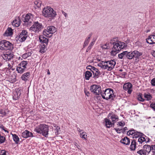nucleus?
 Segmentation results:
<instances>
[{"label": "nucleus", "instance_id": "35", "mask_svg": "<svg viewBox=\"0 0 155 155\" xmlns=\"http://www.w3.org/2000/svg\"><path fill=\"white\" fill-rule=\"evenodd\" d=\"M143 134L139 132H138L135 130L134 134L133 136V138H137L142 136Z\"/></svg>", "mask_w": 155, "mask_h": 155}, {"label": "nucleus", "instance_id": "2", "mask_svg": "<svg viewBox=\"0 0 155 155\" xmlns=\"http://www.w3.org/2000/svg\"><path fill=\"white\" fill-rule=\"evenodd\" d=\"M49 127L48 126L44 124H41L36 127L34 131L37 133L47 137L48 134Z\"/></svg>", "mask_w": 155, "mask_h": 155}, {"label": "nucleus", "instance_id": "27", "mask_svg": "<svg viewBox=\"0 0 155 155\" xmlns=\"http://www.w3.org/2000/svg\"><path fill=\"white\" fill-rule=\"evenodd\" d=\"M12 57L13 54L9 53L5 54L3 56V58L6 61L11 59Z\"/></svg>", "mask_w": 155, "mask_h": 155}, {"label": "nucleus", "instance_id": "16", "mask_svg": "<svg viewBox=\"0 0 155 155\" xmlns=\"http://www.w3.org/2000/svg\"><path fill=\"white\" fill-rule=\"evenodd\" d=\"M134 57L135 58V61L138 62L139 61L140 57L142 55V53L137 51H134Z\"/></svg>", "mask_w": 155, "mask_h": 155}, {"label": "nucleus", "instance_id": "37", "mask_svg": "<svg viewBox=\"0 0 155 155\" xmlns=\"http://www.w3.org/2000/svg\"><path fill=\"white\" fill-rule=\"evenodd\" d=\"M54 127H55V130L56 131L55 134L56 135L58 134L60 132V128L59 127L57 126L56 124H54L53 125Z\"/></svg>", "mask_w": 155, "mask_h": 155}, {"label": "nucleus", "instance_id": "62", "mask_svg": "<svg viewBox=\"0 0 155 155\" xmlns=\"http://www.w3.org/2000/svg\"><path fill=\"white\" fill-rule=\"evenodd\" d=\"M127 130V127H124V129H122V132L124 133L125 131Z\"/></svg>", "mask_w": 155, "mask_h": 155}, {"label": "nucleus", "instance_id": "49", "mask_svg": "<svg viewBox=\"0 0 155 155\" xmlns=\"http://www.w3.org/2000/svg\"><path fill=\"white\" fill-rule=\"evenodd\" d=\"M118 126H123L124 125L125 123L123 121H121L120 122H118V123L117 124Z\"/></svg>", "mask_w": 155, "mask_h": 155}, {"label": "nucleus", "instance_id": "53", "mask_svg": "<svg viewBox=\"0 0 155 155\" xmlns=\"http://www.w3.org/2000/svg\"><path fill=\"white\" fill-rule=\"evenodd\" d=\"M151 83L152 85L155 86V78H154L151 80Z\"/></svg>", "mask_w": 155, "mask_h": 155}, {"label": "nucleus", "instance_id": "3", "mask_svg": "<svg viewBox=\"0 0 155 155\" xmlns=\"http://www.w3.org/2000/svg\"><path fill=\"white\" fill-rule=\"evenodd\" d=\"M43 15L46 17L53 19L56 15V12L51 8L47 7L45 8L42 11Z\"/></svg>", "mask_w": 155, "mask_h": 155}, {"label": "nucleus", "instance_id": "39", "mask_svg": "<svg viewBox=\"0 0 155 155\" xmlns=\"http://www.w3.org/2000/svg\"><path fill=\"white\" fill-rule=\"evenodd\" d=\"M80 137L84 140H86L87 137V135L86 132H82L80 133Z\"/></svg>", "mask_w": 155, "mask_h": 155}, {"label": "nucleus", "instance_id": "56", "mask_svg": "<svg viewBox=\"0 0 155 155\" xmlns=\"http://www.w3.org/2000/svg\"><path fill=\"white\" fill-rule=\"evenodd\" d=\"M150 107L155 111V103L151 104Z\"/></svg>", "mask_w": 155, "mask_h": 155}, {"label": "nucleus", "instance_id": "32", "mask_svg": "<svg viewBox=\"0 0 155 155\" xmlns=\"http://www.w3.org/2000/svg\"><path fill=\"white\" fill-rule=\"evenodd\" d=\"M92 75L91 73L89 71H87L84 73L85 78L86 80H89Z\"/></svg>", "mask_w": 155, "mask_h": 155}, {"label": "nucleus", "instance_id": "38", "mask_svg": "<svg viewBox=\"0 0 155 155\" xmlns=\"http://www.w3.org/2000/svg\"><path fill=\"white\" fill-rule=\"evenodd\" d=\"M126 51H124L118 55V57L119 58L122 59L124 58H126Z\"/></svg>", "mask_w": 155, "mask_h": 155}, {"label": "nucleus", "instance_id": "47", "mask_svg": "<svg viewBox=\"0 0 155 155\" xmlns=\"http://www.w3.org/2000/svg\"><path fill=\"white\" fill-rule=\"evenodd\" d=\"M95 68V67L91 65H89L87 67L86 69L90 70L91 71H92Z\"/></svg>", "mask_w": 155, "mask_h": 155}, {"label": "nucleus", "instance_id": "51", "mask_svg": "<svg viewBox=\"0 0 155 155\" xmlns=\"http://www.w3.org/2000/svg\"><path fill=\"white\" fill-rule=\"evenodd\" d=\"M6 152L5 150H2L0 152V155H6Z\"/></svg>", "mask_w": 155, "mask_h": 155}, {"label": "nucleus", "instance_id": "30", "mask_svg": "<svg viewBox=\"0 0 155 155\" xmlns=\"http://www.w3.org/2000/svg\"><path fill=\"white\" fill-rule=\"evenodd\" d=\"M11 134L15 143L16 144H18L19 142V138L18 136L15 134H13L11 133Z\"/></svg>", "mask_w": 155, "mask_h": 155}, {"label": "nucleus", "instance_id": "64", "mask_svg": "<svg viewBox=\"0 0 155 155\" xmlns=\"http://www.w3.org/2000/svg\"><path fill=\"white\" fill-rule=\"evenodd\" d=\"M0 128L2 129L3 130H4V129L5 128V127L3 126V125H2L0 126Z\"/></svg>", "mask_w": 155, "mask_h": 155}, {"label": "nucleus", "instance_id": "28", "mask_svg": "<svg viewBox=\"0 0 155 155\" xmlns=\"http://www.w3.org/2000/svg\"><path fill=\"white\" fill-rule=\"evenodd\" d=\"M121 143L126 145H129L130 143L129 139L127 137H125L122 139L120 141Z\"/></svg>", "mask_w": 155, "mask_h": 155}, {"label": "nucleus", "instance_id": "45", "mask_svg": "<svg viewBox=\"0 0 155 155\" xmlns=\"http://www.w3.org/2000/svg\"><path fill=\"white\" fill-rule=\"evenodd\" d=\"M135 132V130H130L127 132V135L129 136H132V137H133V136L134 134V133Z\"/></svg>", "mask_w": 155, "mask_h": 155}, {"label": "nucleus", "instance_id": "19", "mask_svg": "<svg viewBox=\"0 0 155 155\" xmlns=\"http://www.w3.org/2000/svg\"><path fill=\"white\" fill-rule=\"evenodd\" d=\"M22 136L24 138H28L33 137V134L32 133L26 130L22 133Z\"/></svg>", "mask_w": 155, "mask_h": 155}, {"label": "nucleus", "instance_id": "23", "mask_svg": "<svg viewBox=\"0 0 155 155\" xmlns=\"http://www.w3.org/2000/svg\"><path fill=\"white\" fill-rule=\"evenodd\" d=\"M146 138H147V137L143 134L142 136L140 137L137 140L139 144H142L143 143L144 144V143H146L147 141L146 140Z\"/></svg>", "mask_w": 155, "mask_h": 155}, {"label": "nucleus", "instance_id": "18", "mask_svg": "<svg viewBox=\"0 0 155 155\" xmlns=\"http://www.w3.org/2000/svg\"><path fill=\"white\" fill-rule=\"evenodd\" d=\"M91 72H92L93 74L94 78H98L101 74V73L99 70L96 68H94V69H93Z\"/></svg>", "mask_w": 155, "mask_h": 155}, {"label": "nucleus", "instance_id": "31", "mask_svg": "<svg viewBox=\"0 0 155 155\" xmlns=\"http://www.w3.org/2000/svg\"><path fill=\"white\" fill-rule=\"evenodd\" d=\"M92 36L91 34H90L88 35V37L86 38L83 45V48L85 47L88 44L90 40V38H91Z\"/></svg>", "mask_w": 155, "mask_h": 155}, {"label": "nucleus", "instance_id": "61", "mask_svg": "<svg viewBox=\"0 0 155 155\" xmlns=\"http://www.w3.org/2000/svg\"><path fill=\"white\" fill-rule=\"evenodd\" d=\"M152 55L154 57H155V49H153L151 52Z\"/></svg>", "mask_w": 155, "mask_h": 155}, {"label": "nucleus", "instance_id": "17", "mask_svg": "<svg viewBox=\"0 0 155 155\" xmlns=\"http://www.w3.org/2000/svg\"><path fill=\"white\" fill-rule=\"evenodd\" d=\"M146 41L150 44L155 43V35H151L146 39Z\"/></svg>", "mask_w": 155, "mask_h": 155}, {"label": "nucleus", "instance_id": "20", "mask_svg": "<svg viewBox=\"0 0 155 155\" xmlns=\"http://www.w3.org/2000/svg\"><path fill=\"white\" fill-rule=\"evenodd\" d=\"M104 123L105 126L107 128H110L114 125L110 121V119L108 118H105L104 119Z\"/></svg>", "mask_w": 155, "mask_h": 155}, {"label": "nucleus", "instance_id": "36", "mask_svg": "<svg viewBox=\"0 0 155 155\" xmlns=\"http://www.w3.org/2000/svg\"><path fill=\"white\" fill-rule=\"evenodd\" d=\"M101 47L103 49H108L110 48V44L109 43H107L101 45Z\"/></svg>", "mask_w": 155, "mask_h": 155}, {"label": "nucleus", "instance_id": "11", "mask_svg": "<svg viewBox=\"0 0 155 155\" xmlns=\"http://www.w3.org/2000/svg\"><path fill=\"white\" fill-rule=\"evenodd\" d=\"M90 90L91 92L97 95L101 93V88L100 86L97 85H93L91 86Z\"/></svg>", "mask_w": 155, "mask_h": 155}, {"label": "nucleus", "instance_id": "42", "mask_svg": "<svg viewBox=\"0 0 155 155\" xmlns=\"http://www.w3.org/2000/svg\"><path fill=\"white\" fill-rule=\"evenodd\" d=\"M35 4L38 8H39L41 7L42 2L41 1L37 0L35 2Z\"/></svg>", "mask_w": 155, "mask_h": 155}, {"label": "nucleus", "instance_id": "24", "mask_svg": "<svg viewBox=\"0 0 155 155\" xmlns=\"http://www.w3.org/2000/svg\"><path fill=\"white\" fill-rule=\"evenodd\" d=\"M126 58L131 59L134 57V51L128 52L126 51Z\"/></svg>", "mask_w": 155, "mask_h": 155}, {"label": "nucleus", "instance_id": "34", "mask_svg": "<svg viewBox=\"0 0 155 155\" xmlns=\"http://www.w3.org/2000/svg\"><path fill=\"white\" fill-rule=\"evenodd\" d=\"M136 145L135 140H133L131 142V145L130 146V149L132 150H134Z\"/></svg>", "mask_w": 155, "mask_h": 155}, {"label": "nucleus", "instance_id": "54", "mask_svg": "<svg viewBox=\"0 0 155 155\" xmlns=\"http://www.w3.org/2000/svg\"><path fill=\"white\" fill-rule=\"evenodd\" d=\"M112 49H113L112 48ZM116 51H115V50H114V49H113L112 51H111V54L112 55H114L115 54H116Z\"/></svg>", "mask_w": 155, "mask_h": 155}, {"label": "nucleus", "instance_id": "59", "mask_svg": "<svg viewBox=\"0 0 155 155\" xmlns=\"http://www.w3.org/2000/svg\"><path fill=\"white\" fill-rule=\"evenodd\" d=\"M0 114H2L3 115H5L6 113L2 110H0Z\"/></svg>", "mask_w": 155, "mask_h": 155}, {"label": "nucleus", "instance_id": "50", "mask_svg": "<svg viewBox=\"0 0 155 155\" xmlns=\"http://www.w3.org/2000/svg\"><path fill=\"white\" fill-rule=\"evenodd\" d=\"M152 151L153 155H155V144L152 145Z\"/></svg>", "mask_w": 155, "mask_h": 155}, {"label": "nucleus", "instance_id": "63", "mask_svg": "<svg viewBox=\"0 0 155 155\" xmlns=\"http://www.w3.org/2000/svg\"><path fill=\"white\" fill-rule=\"evenodd\" d=\"M77 130L80 133L82 132L83 131V130L81 129H80V128L79 127L77 128Z\"/></svg>", "mask_w": 155, "mask_h": 155}, {"label": "nucleus", "instance_id": "10", "mask_svg": "<svg viewBox=\"0 0 155 155\" xmlns=\"http://www.w3.org/2000/svg\"><path fill=\"white\" fill-rule=\"evenodd\" d=\"M28 36V32L26 31L23 30L20 35L16 37V40L18 43L24 41Z\"/></svg>", "mask_w": 155, "mask_h": 155}, {"label": "nucleus", "instance_id": "26", "mask_svg": "<svg viewBox=\"0 0 155 155\" xmlns=\"http://www.w3.org/2000/svg\"><path fill=\"white\" fill-rule=\"evenodd\" d=\"M39 39L40 42L45 43L47 45L48 42V40L44 37L43 35H40Z\"/></svg>", "mask_w": 155, "mask_h": 155}, {"label": "nucleus", "instance_id": "7", "mask_svg": "<svg viewBox=\"0 0 155 155\" xmlns=\"http://www.w3.org/2000/svg\"><path fill=\"white\" fill-rule=\"evenodd\" d=\"M113 49L117 51H120L121 49L127 46L126 44L124 42L117 41L116 42H113Z\"/></svg>", "mask_w": 155, "mask_h": 155}, {"label": "nucleus", "instance_id": "13", "mask_svg": "<svg viewBox=\"0 0 155 155\" xmlns=\"http://www.w3.org/2000/svg\"><path fill=\"white\" fill-rule=\"evenodd\" d=\"M33 16L31 14H28L23 19V21L25 22H28V24L31 23L33 21Z\"/></svg>", "mask_w": 155, "mask_h": 155}, {"label": "nucleus", "instance_id": "41", "mask_svg": "<svg viewBox=\"0 0 155 155\" xmlns=\"http://www.w3.org/2000/svg\"><path fill=\"white\" fill-rule=\"evenodd\" d=\"M144 97L146 99V100L147 101L150 100L152 98V97L151 95L150 94H144Z\"/></svg>", "mask_w": 155, "mask_h": 155}, {"label": "nucleus", "instance_id": "57", "mask_svg": "<svg viewBox=\"0 0 155 155\" xmlns=\"http://www.w3.org/2000/svg\"><path fill=\"white\" fill-rule=\"evenodd\" d=\"M16 79L15 78H15H14L12 80H10V79L9 78V81L11 83H13L16 81Z\"/></svg>", "mask_w": 155, "mask_h": 155}, {"label": "nucleus", "instance_id": "55", "mask_svg": "<svg viewBox=\"0 0 155 155\" xmlns=\"http://www.w3.org/2000/svg\"><path fill=\"white\" fill-rule=\"evenodd\" d=\"M84 92L86 95L88 97L90 95V93L87 90L85 89Z\"/></svg>", "mask_w": 155, "mask_h": 155}, {"label": "nucleus", "instance_id": "6", "mask_svg": "<svg viewBox=\"0 0 155 155\" xmlns=\"http://www.w3.org/2000/svg\"><path fill=\"white\" fill-rule=\"evenodd\" d=\"M56 31V28L53 26H50L48 27L47 28L43 31V35L46 37L50 38L53 34Z\"/></svg>", "mask_w": 155, "mask_h": 155}, {"label": "nucleus", "instance_id": "60", "mask_svg": "<svg viewBox=\"0 0 155 155\" xmlns=\"http://www.w3.org/2000/svg\"><path fill=\"white\" fill-rule=\"evenodd\" d=\"M100 60L98 58L94 59L93 60V61L94 62H97L99 61Z\"/></svg>", "mask_w": 155, "mask_h": 155}, {"label": "nucleus", "instance_id": "40", "mask_svg": "<svg viewBox=\"0 0 155 155\" xmlns=\"http://www.w3.org/2000/svg\"><path fill=\"white\" fill-rule=\"evenodd\" d=\"M137 153L139 155H146V153L143 149L137 151Z\"/></svg>", "mask_w": 155, "mask_h": 155}, {"label": "nucleus", "instance_id": "44", "mask_svg": "<svg viewBox=\"0 0 155 155\" xmlns=\"http://www.w3.org/2000/svg\"><path fill=\"white\" fill-rule=\"evenodd\" d=\"M137 99L139 101L141 102H143L145 100V99L142 96V94H140L138 95L137 97Z\"/></svg>", "mask_w": 155, "mask_h": 155}, {"label": "nucleus", "instance_id": "5", "mask_svg": "<svg viewBox=\"0 0 155 155\" xmlns=\"http://www.w3.org/2000/svg\"><path fill=\"white\" fill-rule=\"evenodd\" d=\"M13 48V45L8 41L3 40L0 42V49L2 50H12Z\"/></svg>", "mask_w": 155, "mask_h": 155}, {"label": "nucleus", "instance_id": "12", "mask_svg": "<svg viewBox=\"0 0 155 155\" xmlns=\"http://www.w3.org/2000/svg\"><path fill=\"white\" fill-rule=\"evenodd\" d=\"M21 90L20 89H16L13 93V99L14 100H17L18 99L21 93Z\"/></svg>", "mask_w": 155, "mask_h": 155}, {"label": "nucleus", "instance_id": "22", "mask_svg": "<svg viewBox=\"0 0 155 155\" xmlns=\"http://www.w3.org/2000/svg\"><path fill=\"white\" fill-rule=\"evenodd\" d=\"M21 20L19 17L16 18L12 22V25L16 27H18L20 24Z\"/></svg>", "mask_w": 155, "mask_h": 155}, {"label": "nucleus", "instance_id": "15", "mask_svg": "<svg viewBox=\"0 0 155 155\" xmlns=\"http://www.w3.org/2000/svg\"><path fill=\"white\" fill-rule=\"evenodd\" d=\"M108 118L109 119H111L112 124H114L118 120V116L114 114H109L108 115Z\"/></svg>", "mask_w": 155, "mask_h": 155}, {"label": "nucleus", "instance_id": "33", "mask_svg": "<svg viewBox=\"0 0 155 155\" xmlns=\"http://www.w3.org/2000/svg\"><path fill=\"white\" fill-rule=\"evenodd\" d=\"M46 46L45 45L42 44L40 46V49L39 51L41 53H43L46 51Z\"/></svg>", "mask_w": 155, "mask_h": 155}, {"label": "nucleus", "instance_id": "52", "mask_svg": "<svg viewBox=\"0 0 155 155\" xmlns=\"http://www.w3.org/2000/svg\"><path fill=\"white\" fill-rule=\"evenodd\" d=\"M114 129L117 133L120 134L122 132V129H119L115 128Z\"/></svg>", "mask_w": 155, "mask_h": 155}, {"label": "nucleus", "instance_id": "25", "mask_svg": "<svg viewBox=\"0 0 155 155\" xmlns=\"http://www.w3.org/2000/svg\"><path fill=\"white\" fill-rule=\"evenodd\" d=\"M30 76V72H28L24 73L21 76V78L22 80L24 81H27L28 79Z\"/></svg>", "mask_w": 155, "mask_h": 155}, {"label": "nucleus", "instance_id": "29", "mask_svg": "<svg viewBox=\"0 0 155 155\" xmlns=\"http://www.w3.org/2000/svg\"><path fill=\"white\" fill-rule=\"evenodd\" d=\"M143 149L145 151L146 153H149L152 150V146L151 147L150 145H145L143 146Z\"/></svg>", "mask_w": 155, "mask_h": 155}, {"label": "nucleus", "instance_id": "48", "mask_svg": "<svg viewBox=\"0 0 155 155\" xmlns=\"http://www.w3.org/2000/svg\"><path fill=\"white\" fill-rule=\"evenodd\" d=\"M94 42L95 40H93V41H91L90 44V45L88 48V49H90L91 48L92 46L94 45Z\"/></svg>", "mask_w": 155, "mask_h": 155}, {"label": "nucleus", "instance_id": "14", "mask_svg": "<svg viewBox=\"0 0 155 155\" xmlns=\"http://www.w3.org/2000/svg\"><path fill=\"white\" fill-rule=\"evenodd\" d=\"M132 85L130 83H128L124 84L123 86L124 89L127 91V93L129 94H130L131 93Z\"/></svg>", "mask_w": 155, "mask_h": 155}, {"label": "nucleus", "instance_id": "46", "mask_svg": "<svg viewBox=\"0 0 155 155\" xmlns=\"http://www.w3.org/2000/svg\"><path fill=\"white\" fill-rule=\"evenodd\" d=\"M5 140V137L3 136H2L0 134V144L4 143Z\"/></svg>", "mask_w": 155, "mask_h": 155}, {"label": "nucleus", "instance_id": "21", "mask_svg": "<svg viewBox=\"0 0 155 155\" xmlns=\"http://www.w3.org/2000/svg\"><path fill=\"white\" fill-rule=\"evenodd\" d=\"M13 34L12 29L10 28H8L4 33L3 35L4 36L8 37L12 36Z\"/></svg>", "mask_w": 155, "mask_h": 155}, {"label": "nucleus", "instance_id": "9", "mask_svg": "<svg viewBox=\"0 0 155 155\" xmlns=\"http://www.w3.org/2000/svg\"><path fill=\"white\" fill-rule=\"evenodd\" d=\"M28 62L27 61H21L16 68V71L18 73L22 74L26 71L27 69V66Z\"/></svg>", "mask_w": 155, "mask_h": 155}, {"label": "nucleus", "instance_id": "8", "mask_svg": "<svg viewBox=\"0 0 155 155\" xmlns=\"http://www.w3.org/2000/svg\"><path fill=\"white\" fill-rule=\"evenodd\" d=\"M41 24L38 21L35 22L34 24L30 28V30L36 33H38L43 28Z\"/></svg>", "mask_w": 155, "mask_h": 155}, {"label": "nucleus", "instance_id": "1", "mask_svg": "<svg viewBox=\"0 0 155 155\" xmlns=\"http://www.w3.org/2000/svg\"><path fill=\"white\" fill-rule=\"evenodd\" d=\"M115 64L116 62L114 61L110 60L105 61H102L98 64L97 65L102 69L110 71L114 68Z\"/></svg>", "mask_w": 155, "mask_h": 155}, {"label": "nucleus", "instance_id": "58", "mask_svg": "<svg viewBox=\"0 0 155 155\" xmlns=\"http://www.w3.org/2000/svg\"><path fill=\"white\" fill-rule=\"evenodd\" d=\"M62 14L64 15L65 17H67L68 16L67 14L64 11H62Z\"/></svg>", "mask_w": 155, "mask_h": 155}, {"label": "nucleus", "instance_id": "43", "mask_svg": "<svg viewBox=\"0 0 155 155\" xmlns=\"http://www.w3.org/2000/svg\"><path fill=\"white\" fill-rule=\"evenodd\" d=\"M31 54V52H28L22 55V57L24 58H26L30 56Z\"/></svg>", "mask_w": 155, "mask_h": 155}, {"label": "nucleus", "instance_id": "4", "mask_svg": "<svg viewBox=\"0 0 155 155\" xmlns=\"http://www.w3.org/2000/svg\"><path fill=\"white\" fill-rule=\"evenodd\" d=\"M113 90L111 88L106 89L104 91L101 92V95L104 99L108 100L109 99L113 100L115 96Z\"/></svg>", "mask_w": 155, "mask_h": 155}]
</instances>
